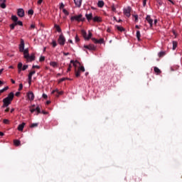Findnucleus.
Instances as JSON below:
<instances>
[{
  "mask_svg": "<svg viewBox=\"0 0 182 182\" xmlns=\"http://www.w3.org/2000/svg\"><path fill=\"white\" fill-rule=\"evenodd\" d=\"M115 28L117 29V31H119V32H124V28L122 26H115Z\"/></svg>",
  "mask_w": 182,
  "mask_h": 182,
  "instance_id": "4be33fe9",
  "label": "nucleus"
},
{
  "mask_svg": "<svg viewBox=\"0 0 182 182\" xmlns=\"http://www.w3.org/2000/svg\"><path fill=\"white\" fill-rule=\"evenodd\" d=\"M15 26H16V23H13L11 24H10V28L12 31H14V29H15Z\"/></svg>",
  "mask_w": 182,
  "mask_h": 182,
  "instance_id": "473e14b6",
  "label": "nucleus"
},
{
  "mask_svg": "<svg viewBox=\"0 0 182 182\" xmlns=\"http://www.w3.org/2000/svg\"><path fill=\"white\" fill-rule=\"evenodd\" d=\"M25 122L21 123V124L18 125V132H23V127H25Z\"/></svg>",
  "mask_w": 182,
  "mask_h": 182,
  "instance_id": "f3484780",
  "label": "nucleus"
},
{
  "mask_svg": "<svg viewBox=\"0 0 182 182\" xmlns=\"http://www.w3.org/2000/svg\"><path fill=\"white\" fill-rule=\"evenodd\" d=\"M31 29H35V24H31Z\"/></svg>",
  "mask_w": 182,
  "mask_h": 182,
  "instance_id": "13d9d810",
  "label": "nucleus"
},
{
  "mask_svg": "<svg viewBox=\"0 0 182 182\" xmlns=\"http://www.w3.org/2000/svg\"><path fill=\"white\" fill-rule=\"evenodd\" d=\"M16 96H19V95H21V92H16Z\"/></svg>",
  "mask_w": 182,
  "mask_h": 182,
  "instance_id": "69168bd1",
  "label": "nucleus"
},
{
  "mask_svg": "<svg viewBox=\"0 0 182 182\" xmlns=\"http://www.w3.org/2000/svg\"><path fill=\"white\" fill-rule=\"evenodd\" d=\"M41 113H43V114H49V112L46 111H42Z\"/></svg>",
  "mask_w": 182,
  "mask_h": 182,
  "instance_id": "4d7b16f0",
  "label": "nucleus"
},
{
  "mask_svg": "<svg viewBox=\"0 0 182 182\" xmlns=\"http://www.w3.org/2000/svg\"><path fill=\"white\" fill-rule=\"evenodd\" d=\"M71 69H72V65H70L67 70V72H70Z\"/></svg>",
  "mask_w": 182,
  "mask_h": 182,
  "instance_id": "5fc2aeb1",
  "label": "nucleus"
},
{
  "mask_svg": "<svg viewBox=\"0 0 182 182\" xmlns=\"http://www.w3.org/2000/svg\"><path fill=\"white\" fill-rule=\"evenodd\" d=\"M5 2H6V0H0V6L2 8V9H5V8H6V4H5Z\"/></svg>",
  "mask_w": 182,
  "mask_h": 182,
  "instance_id": "6ab92c4d",
  "label": "nucleus"
},
{
  "mask_svg": "<svg viewBox=\"0 0 182 182\" xmlns=\"http://www.w3.org/2000/svg\"><path fill=\"white\" fill-rule=\"evenodd\" d=\"M24 58L26 59V61H27V62H33V60H35V58H36L35 54L33 53V54H31V55H29V54H28V55L26 57H25Z\"/></svg>",
  "mask_w": 182,
  "mask_h": 182,
  "instance_id": "0eeeda50",
  "label": "nucleus"
},
{
  "mask_svg": "<svg viewBox=\"0 0 182 182\" xmlns=\"http://www.w3.org/2000/svg\"><path fill=\"white\" fill-rule=\"evenodd\" d=\"M27 96L28 100H31V102H32L35 99V95H33V92H28Z\"/></svg>",
  "mask_w": 182,
  "mask_h": 182,
  "instance_id": "9b49d317",
  "label": "nucleus"
},
{
  "mask_svg": "<svg viewBox=\"0 0 182 182\" xmlns=\"http://www.w3.org/2000/svg\"><path fill=\"white\" fill-rule=\"evenodd\" d=\"M82 0H74V4L77 8H80L82 6Z\"/></svg>",
  "mask_w": 182,
  "mask_h": 182,
  "instance_id": "2eb2a0df",
  "label": "nucleus"
},
{
  "mask_svg": "<svg viewBox=\"0 0 182 182\" xmlns=\"http://www.w3.org/2000/svg\"><path fill=\"white\" fill-rule=\"evenodd\" d=\"M111 8H112V11L113 12H116V7L114 6V4H112V5L111 6Z\"/></svg>",
  "mask_w": 182,
  "mask_h": 182,
  "instance_id": "ea45409f",
  "label": "nucleus"
},
{
  "mask_svg": "<svg viewBox=\"0 0 182 182\" xmlns=\"http://www.w3.org/2000/svg\"><path fill=\"white\" fill-rule=\"evenodd\" d=\"M14 146H20L21 145V141H19L18 139H15L14 141Z\"/></svg>",
  "mask_w": 182,
  "mask_h": 182,
  "instance_id": "b1692460",
  "label": "nucleus"
},
{
  "mask_svg": "<svg viewBox=\"0 0 182 182\" xmlns=\"http://www.w3.org/2000/svg\"><path fill=\"white\" fill-rule=\"evenodd\" d=\"M97 6L99 8H103V6H105V1H99L97 3Z\"/></svg>",
  "mask_w": 182,
  "mask_h": 182,
  "instance_id": "5701e85b",
  "label": "nucleus"
},
{
  "mask_svg": "<svg viewBox=\"0 0 182 182\" xmlns=\"http://www.w3.org/2000/svg\"><path fill=\"white\" fill-rule=\"evenodd\" d=\"M54 26H55L57 32H59V33L62 32V29L60 28V26H59L58 25H56V24Z\"/></svg>",
  "mask_w": 182,
  "mask_h": 182,
  "instance_id": "a878e982",
  "label": "nucleus"
},
{
  "mask_svg": "<svg viewBox=\"0 0 182 182\" xmlns=\"http://www.w3.org/2000/svg\"><path fill=\"white\" fill-rule=\"evenodd\" d=\"M43 99H48V95L46 94H43Z\"/></svg>",
  "mask_w": 182,
  "mask_h": 182,
  "instance_id": "6e6d98bb",
  "label": "nucleus"
},
{
  "mask_svg": "<svg viewBox=\"0 0 182 182\" xmlns=\"http://www.w3.org/2000/svg\"><path fill=\"white\" fill-rule=\"evenodd\" d=\"M58 95H56L57 97H59V96H60V95H63V91H58Z\"/></svg>",
  "mask_w": 182,
  "mask_h": 182,
  "instance_id": "a19ab883",
  "label": "nucleus"
},
{
  "mask_svg": "<svg viewBox=\"0 0 182 182\" xmlns=\"http://www.w3.org/2000/svg\"><path fill=\"white\" fill-rule=\"evenodd\" d=\"M32 68L33 69H35V68L39 69L41 67H39V65H33Z\"/></svg>",
  "mask_w": 182,
  "mask_h": 182,
  "instance_id": "8fccbe9b",
  "label": "nucleus"
},
{
  "mask_svg": "<svg viewBox=\"0 0 182 182\" xmlns=\"http://www.w3.org/2000/svg\"><path fill=\"white\" fill-rule=\"evenodd\" d=\"M63 12L64 15H66V16H68V15H69V11H68V10H66L65 9H63Z\"/></svg>",
  "mask_w": 182,
  "mask_h": 182,
  "instance_id": "c9c22d12",
  "label": "nucleus"
},
{
  "mask_svg": "<svg viewBox=\"0 0 182 182\" xmlns=\"http://www.w3.org/2000/svg\"><path fill=\"white\" fill-rule=\"evenodd\" d=\"M32 107H35V105H33L31 107H30V112H31V113H34V112H36V108H32Z\"/></svg>",
  "mask_w": 182,
  "mask_h": 182,
  "instance_id": "bb28decb",
  "label": "nucleus"
},
{
  "mask_svg": "<svg viewBox=\"0 0 182 182\" xmlns=\"http://www.w3.org/2000/svg\"><path fill=\"white\" fill-rule=\"evenodd\" d=\"M164 55H166V52H164V51H161L158 53L159 58H163V56H164Z\"/></svg>",
  "mask_w": 182,
  "mask_h": 182,
  "instance_id": "cd10ccee",
  "label": "nucleus"
},
{
  "mask_svg": "<svg viewBox=\"0 0 182 182\" xmlns=\"http://www.w3.org/2000/svg\"><path fill=\"white\" fill-rule=\"evenodd\" d=\"M132 11V7L131 6H128L126 9H124V14H125L127 18H130V12Z\"/></svg>",
  "mask_w": 182,
  "mask_h": 182,
  "instance_id": "6e6552de",
  "label": "nucleus"
},
{
  "mask_svg": "<svg viewBox=\"0 0 182 182\" xmlns=\"http://www.w3.org/2000/svg\"><path fill=\"white\" fill-rule=\"evenodd\" d=\"M107 32H108L109 33H110L112 32V30L110 28H107Z\"/></svg>",
  "mask_w": 182,
  "mask_h": 182,
  "instance_id": "0e129e2a",
  "label": "nucleus"
},
{
  "mask_svg": "<svg viewBox=\"0 0 182 182\" xmlns=\"http://www.w3.org/2000/svg\"><path fill=\"white\" fill-rule=\"evenodd\" d=\"M63 55H64V56H68V55H70V53H63Z\"/></svg>",
  "mask_w": 182,
  "mask_h": 182,
  "instance_id": "bf43d9fd",
  "label": "nucleus"
},
{
  "mask_svg": "<svg viewBox=\"0 0 182 182\" xmlns=\"http://www.w3.org/2000/svg\"><path fill=\"white\" fill-rule=\"evenodd\" d=\"M11 21H13L14 23H16V26L18 25L19 26H23V23H22V21H18V16L15 15L11 16Z\"/></svg>",
  "mask_w": 182,
  "mask_h": 182,
  "instance_id": "39448f33",
  "label": "nucleus"
},
{
  "mask_svg": "<svg viewBox=\"0 0 182 182\" xmlns=\"http://www.w3.org/2000/svg\"><path fill=\"white\" fill-rule=\"evenodd\" d=\"M36 115L38 116V114H39V113H41V107H39V106H37L36 107Z\"/></svg>",
  "mask_w": 182,
  "mask_h": 182,
  "instance_id": "7c9ffc66",
  "label": "nucleus"
},
{
  "mask_svg": "<svg viewBox=\"0 0 182 182\" xmlns=\"http://www.w3.org/2000/svg\"><path fill=\"white\" fill-rule=\"evenodd\" d=\"M81 33L85 41H89V39H90V38H92V32H90V31H88V34H87L86 31L82 30Z\"/></svg>",
  "mask_w": 182,
  "mask_h": 182,
  "instance_id": "20e7f679",
  "label": "nucleus"
},
{
  "mask_svg": "<svg viewBox=\"0 0 182 182\" xmlns=\"http://www.w3.org/2000/svg\"><path fill=\"white\" fill-rule=\"evenodd\" d=\"M134 18H135V22H139V16L137 14L134 15Z\"/></svg>",
  "mask_w": 182,
  "mask_h": 182,
  "instance_id": "58836bf2",
  "label": "nucleus"
},
{
  "mask_svg": "<svg viewBox=\"0 0 182 182\" xmlns=\"http://www.w3.org/2000/svg\"><path fill=\"white\" fill-rule=\"evenodd\" d=\"M45 60V56L41 55L39 58L40 62H43Z\"/></svg>",
  "mask_w": 182,
  "mask_h": 182,
  "instance_id": "e433bc0d",
  "label": "nucleus"
},
{
  "mask_svg": "<svg viewBox=\"0 0 182 182\" xmlns=\"http://www.w3.org/2000/svg\"><path fill=\"white\" fill-rule=\"evenodd\" d=\"M17 15L19 18H23L25 16V11L23 9H18L17 10Z\"/></svg>",
  "mask_w": 182,
  "mask_h": 182,
  "instance_id": "1a4fd4ad",
  "label": "nucleus"
},
{
  "mask_svg": "<svg viewBox=\"0 0 182 182\" xmlns=\"http://www.w3.org/2000/svg\"><path fill=\"white\" fill-rule=\"evenodd\" d=\"M35 73H36V72H35V71H31L29 73V74H28V85H31V83L32 82V76H33V75H35Z\"/></svg>",
  "mask_w": 182,
  "mask_h": 182,
  "instance_id": "ddd939ff",
  "label": "nucleus"
},
{
  "mask_svg": "<svg viewBox=\"0 0 182 182\" xmlns=\"http://www.w3.org/2000/svg\"><path fill=\"white\" fill-rule=\"evenodd\" d=\"M92 41H93L94 43H100V44L105 43V39L103 38H100V40H97L95 38H92Z\"/></svg>",
  "mask_w": 182,
  "mask_h": 182,
  "instance_id": "f8f14e48",
  "label": "nucleus"
},
{
  "mask_svg": "<svg viewBox=\"0 0 182 182\" xmlns=\"http://www.w3.org/2000/svg\"><path fill=\"white\" fill-rule=\"evenodd\" d=\"M65 42H66V38H65V36L63 34H60L58 38V43L61 46H63L65 45Z\"/></svg>",
  "mask_w": 182,
  "mask_h": 182,
  "instance_id": "423d86ee",
  "label": "nucleus"
},
{
  "mask_svg": "<svg viewBox=\"0 0 182 182\" xmlns=\"http://www.w3.org/2000/svg\"><path fill=\"white\" fill-rule=\"evenodd\" d=\"M22 89H23V85L22 83L19 84L18 90L21 91Z\"/></svg>",
  "mask_w": 182,
  "mask_h": 182,
  "instance_id": "49530a36",
  "label": "nucleus"
},
{
  "mask_svg": "<svg viewBox=\"0 0 182 182\" xmlns=\"http://www.w3.org/2000/svg\"><path fill=\"white\" fill-rule=\"evenodd\" d=\"M39 124L38 123H33L31 124L30 127H31V129H33V127H38Z\"/></svg>",
  "mask_w": 182,
  "mask_h": 182,
  "instance_id": "72a5a7b5",
  "label": "nucleus"
},
{
  "mask_svg": "<svg viewBox=\"0 0 182 182\" xmlns=\"http://www.w3.org/2000/svg\"><path fill=\"white\" fill-rule=\"evenodd\" d=\"M75 42H79V41H80V39L79 38V36H77V35L75 36Z\"/></svg>",
  "mask_w": 182,
  "mask_h": 182,
  "instance_id": "09e8293b",
  "label": "nucleus"
},
{
  "mask_svg": "<svg viewBox=\"0 0 182 182\" xmlns=\"http://www.w3.org/2000/svg\"><path fill=\"white\" fill-rule=\"evenodd\" d=\"M19 52H23L24 58L28 56L29 55V49L25 48V41L23 39H21V43L18 46Z\"/></svg>",
  "mask_w": 182,
  "mask_h": 182,
  "instance_id": "f03ea898",
  "label": "nucleus"
},
{
  "mask_svg": "<svg viewBox=\"0 0 182 182\" xmlns=\"http://www.w3.org/2000/svg\"><path fill=\"white\" fill-rule=\"evenodd\" d=\"M60 9H65V4L63 3L60 4Z\"/></svg>",
  "mask_w": 182,
  "mask_h": 182,
  "instance_id": "4c0bfd02",
  "label": "nucleus"
},
{
  "mask_svg": "<svg viewBox=\"0 0 182 182\" xmlns=\"http://www.w3.org/2000/svg\"><path fill=\"white\" fill-rule=\"evenodd\" d=\"M176 48H177V41H173V50H176Z\"/></svg>",
  "mask_w": 182,
  "mask_h": 182,
  "instance_id": "2f4dec72",
  "label": "nucleus"
},
{
  "mask_svg": "<svg viewBox=\"0 0 182 182\" xmlns=\"http://www.w3.org/2000/svg\"><path fill=\"white\" fill-rule=\"evenodd\" d=\"M22 66H23L22 63H18V64L17 65L18 73H21V72H22Z\"/></svg>",
  "mask_w": 182,
  "mask_h": 182,
  "instance_id": "aec40b11",
  "label": "nucleus"
},
{
  "mask_svg": "<svg viewBox=\"0 0 182 182\" xmlns=\"http://www.w3.org/2000/svg\"><path fill=\"white\" fill-rule=\"evenodd\" d=\"M75 76L76 77H79V76H80V71L79 70H75Z\"/></svg>",
  "mask_w": 182,
  "mask_h": 182,
  "instance_id": "f704fd0d",
  "label": "nucleus"
},
{
  "mask_svg": "<svg viewBox=\"0 0 182 182\" xmlns=\"http://www.w3.org/2000/svg\"><path fill=\"white\" fill-rule=\"evenodd\" d=\"M2 72H4V68L0 69V76L2 75Z\"/></svg>",
  "mask_w": 182,
  "mask_h": 182,
  "instance_id": "e2e57ef3",
  "label": "nucleus"
},
{
  "mask_svg": "<svg viewBox=\"0 0 182 182\" xmlns=\"http://www.w3.org/2000/svg\"><path fill=\"white\" fill-rule=\"evenodd\" d=\"M50 66H52L53 68H56L58 66V63L55 61H51L50 63Z\"/></svg>",
  "mask_w": 182,
  "mask_h": 182,
  "instance_id": "393cba45",
  "label": "nucleus"
},
{
  "mask_svg": "<svg viewBox=\"0 0 182 182\" xmlns=\"http://www.w3.org/2000/svg\"><path fill=\"white\" fill-rule=\"evenodd\" d=\"M3 123H4V124H9V120H8V119H4V120H3Z\"/></svg>",
  "mask_w": 182,
  "mask_h": 182,
  "instance_id": "de8ad7c7",
  "label": "nucleus"
},
{
  "mask_svg": "<svg viewBox=\"0 0 182 182\" xmlns=\"http://www.w3.org/2000/svg\"><path fill=\"white\" fill-rule=\"evenodd\" d=\"M8 89H9V87H5L4 88H3V90H4V92L6 91V90H8Z\"/></svg>",
  "mask_w": 182,
  "mask_h": 182,
  "instance_id": "052dcab7",
  "label": "nucleus"
},
{
  "mask_svg": "<svg viewBox=\"0 0 182 182\" xmlns=\"http://www.w3.org/2000/svg\"><path fill=\"white\" fill-rule=\"evenodd\" d=\"M78 70L80 71V72H85V67L83 66V65H80L79 68H78Z\"/></svg>",
  "mask_w": 182,
  "mask_h": 182,
  "instance_id": "c756f323",
  "label": "nucleus"
},
{
  "mask_svg": "<svg viewBox=\"0 0 182 182\" xmlns=\"http://www.w3.org/2000/svg\"><path fill=\"white\" fill-rule=\"evenodd\" d=\"M84 48L85 49H88V50H95V49H96V47L92 44H90L88 46H84Z\"/></svg>",
  "mask_w": 182,
  "mask_h": 182,
  "instance_id": "4468645a",
  "label": "nucleus"
},
{
  "mask_svg": "<svg viewBox=\"0 0 182 182\" xmlns=\"http://www.w3.org/2000/svg\"><path fill=\"white\" fill-rule=\"evenodd\" d=\"M154 71L156 73V75H160V73H161V70L157 67L154 68Z\"/></svg>",
  "mask_w": 182,
  "mask_h": 182,
  "instance_id": "412c9836",
  "label": "nucleus"
},
{
  "mask_svg": "<svg viewBox=\"0 0 182 182\" xmlns=\"http://www.w3.org/2000/svg\"><path fill=\"white\" fill-rule=\"evenodd\" d=\"M141 36V34H140V31H136V38L138 41H141L140 37Z\"/></svg>",
  "mask_w": 182,
  "mask_h": 182,
  "instance_id": "c85d7f7f",
  "label": "nucleus"
},
{
  "mask_svg": "<svg viewBox=\"0 0 182 182\" xmlns=\"http://www.w3.org/2000/svg\"><path fill=\"white\" fill-rule=\"evenodd\" d=\"M157 4H159V5H160V6H161V5H163V1L161 0H156Z\"/></svg>",
  "mask_w": 182,
  "mask_h": 182,
  "instance_id": "a18cd8bd",
  "label": "nucleus"
},
{
  "mask_svg": "<svg viewBox=\"0 0 182 182\" xmlns=\"http://www.w3.org/2000/svg\"><path fill=\"white\" fill-rule=\"evenodd\" d=\"M28 15H33V10H32V9L28 10Z\"/></svg>",
  "mask_w": 182,
  "mask_h": 182,
  "instance_id": "c03bdc74",
  "label": "nucleus"
},
{
  "mask_svg": "<svg viewBox=\"0 0 182 182\" xmlns=\"http://www.w3.org/2000/svg\"><path fill=\"white\" fill-rule=\"evenodd\" d=\"M42 2H43V0H38L37 1V4H38V5H41V4H42Z\"/></svg>",
  "mask_w": 182,
  "mask_h": 182,
  "instance_id": "864d4df0",
  "label": "nucleus"
},
{
  "mask_svg": "<svg viewBox=\"0 0 182 182\" xmlns=\"http://www.w3.org/2000/svg\"><path fill=\"white\" fill-rule=\"evenodd\" d=\"M52 45H53V48H56V46H57L58 44L56 43V41H53Z\"/></svg>",
  "mask_w": 182,
  "mask_h": 182,
  "instance_id": "37998d69",
  "label": "nucleus"
},
{
  "mask_svg": "<svg viewBox=\"0 0 182 182\" xmlns=\"http://www.w3.org/2000/svg\"><path fill=\"white\" fill-rule=\"evenodd\" d=\"M4 112H9V107H7V108L4 110Z\"/></svg>",
  "mask_w": 182,
  "mask_h": 182,
  "instance_id": "774afa93",
  "label": "nucleus"
},
{
  "mask_svg": "<svg viewBox=\"0 0 182 182\" xmlns=\"http://www.w3.org/2000/svg\"><path fill=\"white\" fill-rule=\"evenodd\" d=\"M146 21L149 23V26L151 28H153V20L151 17L149 15H147L146 17Z\"/></svg>",
  "mask_w": 182,
  "mask_h": 182,
  "instance_id": "9d476101",
  "label": "nucleus"
},
{
  "mask_svg": "<svg viewBox=\"0 0 182 182\" xmlns=\"http://www.w3.org/2000/svg\"><path fill=\"white\" fill-rule=\"evenodd\" d=\"M15 95L14 92H10L8 96L3 99V105L1 106L2 109H5V107H8L11 103H12V100H14Z\"/></svg>",
  "mask_w": 182,
  "mask_h": 182,
  "instance_id": "f257e3e1",
  "label": "nucleus"
},
{
  "mask_svg": "<svg viewBox=\"0 0 182 182\" xmlns=\"http://www.w3.org/2000/svg\"><path fill=\"white\" fill-rule=\"evenodd\" d=\"M146 4H147V0H144L143 1V6H146Z\"/></svg>",
  "mask_w": 182,
  "mask_h": 182,
  "instance_id": "3c124183",
  "label": "nucleus"
},
{
  "mask_svg": "<svg viewBox=\"0 0 182 182\" xmlns=\"http://www.w3.org/2000/svg\"><path fill=\"white\" fill-rule=\"evenodd\" d=\"M92 21L93 22H102V17L96 16L92 18Z\"/></svg>",
  "mask_w": 182,
  "mask_h": 182,
  "instance_id": "a211bd4d",
  "label": "nucleus"
},
{
  "mask_svg": "<svg viewBox=\"0 0 182 182\" xmlns=\"http://www.w3.org/2000/svg\"><path fill=\"white\" fill-rule=\"evenodd\" d=\"M8 89H9V87H5L4 88H3V90H4V92L6 91V90H8Z\"/></svg>",
  "mask_w": 182,
  "mask_h": 182,
  "instance_id": "680f3d73",
  "label": "nucleus"
},
{
  "mask_svg": "<svg viewBox=\"0 0 182 182\" xmlns=\"http://www.w3.org/2000/svg\"><path fill=\"white\" fill-rule=\"evenodd\" d=\"M22 70H26L28 69V65H24L23 67H21Z\"/></svg>",
  "mask_w": 182,
  "mask_h": 182,
  "instance_id": "79ce46f5",
  "label": "nucleus"
},
{
  "mask_svg": "<svg viewBox=\"0 0 182 182\" xmlns=\"http://www.w3.org/2000/svg\"><path fill=\"white\" fill-rule=\"evenodd\" d=\"M154 25H157V19H155V20L154 21Z\"/></svg>",
  "mask_w": 182,
  "mask_h": 182,
  "instance_id": "338daca9",
  "label": "nucleus"
},
{
  "mask_svg": "<svg viewBox=\"0 0 182 182\" xmlns=\"http://www.w3.org/2000/svg\"><path fill=\"white\" fill-rule=\"evenodd\" d=\"M68 79H69V78H65V77L61 78V79L60 80V82H65V80H68Z\"/></svg>",
  "mask_w": 182,
  "mask_h": 182,
  "instance_id": "603ef678",
  "label": "nucleus"
},
{
  "mask_svg": "<svg viewBox=\"0 0 182 182\" xmlns=\"http://www.w3.org/2000/svg\"><path fill=\"white\" fill-rule=\"evenodd\" d=\"M85 17L87 18V21H88V22H90V21L93 19V14L92 13H90L88 14H86Z\"/></svg>",
  "mask_w": 182,
  "mask_h": 182,
  "instance_id": "dca6fc26",
  "label": "nucleus"
},
{
  "mask_svg": "<svg viewBox=\"0 0 182 182\" xmlns=\"http://www.w3.org/2000/svg\"><path fill=\"white\" fill-rule=\"evenodd\" d=\"M85 17L83 15L79 14L78 16H73L70 18V21L73 22V21H76L77 22H85Z\"/></svg>",
  "mask_w": 182,
  "mask_h": 182,
  "instance_id": "7ed1b4c3",
  "label": "nucleus"
}]
</instances>
